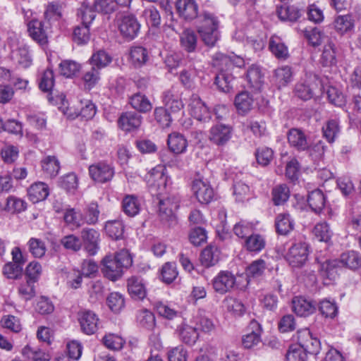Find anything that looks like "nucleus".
Masks as SVG:
<instances>
[{"instance_id":"2eb2a0df","label":"nucleus","mask_w":361,"mask_h":361,"mask_svg":"<svg viewBox=\"0 0 361 361\" xmlns=\"http://www.w3.org/2000/svg\"><path fill=\"white\" fill-rule=\"evenodd\" d=\"M162 101L167 109L172 113L178 112L184 107L181 93L173 87L163 92Z\"/></svg>"},{"instance_id":"aec40b11","label":"nucleus","mask_w":361,"mask_h":361,"mask_svg":"<svg viewBox=\"0 0 361 361\" xmlns=\"http://www.w3.org/2000/svg\"><path fill=\"white\" fill-rule=\"evenodd\" d=\"M255 100L253 95L247 91H242L236 94L234 105L239 114L245 115L254 107Z\"/></svg>"},{"instance_id":"e433bc0d","label":"nucleus","mask_w":361,"mask_h":361,"mask_svg":"<svg viewBox=\"0 0 361 361\" xmlns=\"http://www.w3.org/2000/svg\"><path fill=\"white\" fill-rule=\"evenodd\" d=\"M22 354L32 361H49L51 360V355L48 353L37 347H32L31 345H25L22 350Z\"/></svg>"},{"instance_id":"79ce46f5","label":"nucleus","mask_w":361,"mask_h":361,"mask_svg":"<svg viewBox=\"0 0 361 361\" xmlns=\"http://www.w3.org/2000/svg\"><path fill=\"white\" fill-rule=\"evenodd\" d=\"M266 245L263 236L259 234H250L245 240L244 247L249 252H259Z\"/></svg>"},{"instance_id":"4468645a","label":"nucleus","mask_w":361,"mask_h":361,"mask_svg":"<svg viewBox=\"0 0 361 361\" xmlns=\"http://www.w3.org/2000/svg\"><path fill=\"white\" fill-rule=\"evenodd\" d=\"M189 106L191 115L197 121L207 122L211 119L212 115L208 107L198 95H192Z\"/></svg>"},{"instance_id":"58836bf2","label":"nucleus","mask_w":361,"mask_h":361,"mask_svg":"<svg viewBox=\"0 0 361 361\" xmlns=\"http://www.w3.org/2000/svg\"><path fill=\"white\" fill-rule=\"evenodd\" d=\"M219 259V251L216 247L209 245L204 248L200 256L203 266L209 267L214 266Z\"/></svg>"},{"instance_id":"5701e85b","label":"nucleus","mask_w":361,"mask_h":361,"mask_svg":"<svg viewBox=\"0 0 361 361\" xmlns=\"http://www.w3.org/2000/svg\"><path fill=\"white\" fill-rule=\"evenodd\" d=\"M293 312L300 317H306L314 312L315 305L303 297H295L292 300Z\"/></svg>"},{"instance_id":"9d476101","label":"nucleus","mask_w":361,"mask_h":361,"mask_svg":"<svg viewBox=\"0 0 361 361\" xmlns=\"http://www.w3.org/2000/svg\"><path fill=\"white\" fill-rule=\"evenodd\" d=\"M235 283V275L229 271H221L212 280L213 288L219 294L230 292Z\"/></svg>"},{"instance_id":"c03bdc74","label":"nucleus","mask_w":361,"mask_h":361,"mask_svg":"<svg viewBox=\"0 0 361 361\" xmlns=\"http://www.w3.org/2000/svg\"><path fill=\"white\" fill-rule=\"evenodd\" d=\"M272 200L276 206L283 204L290 197L289 188L286 184L274 186L271 191Z\"/></svg>"},{"instance_id":"13d9d810","label":"nucleus","mask_w":361,"mask_h":361,"mask_svg":"<svg viewBox=\"0 0 361 361\" xmlns=\"http://www.w3.org/2000/svg\"><path fill=\"white\" fill-rule=\"evenodd\" d=\"M267 269V263L262 259L253 261L246 269V274L249 278L261 276Z\"/></svg>"},{"instance_id":"393cba45","label":"nucleus","mask_w":361,"mask_h":361,"mask_svg":"<svg viewBox=\"0 0 361 361\" xmlns=\"http://www.w3.org/2000/svg\"><path fill=\"white\" fill-rule=\"evenodd\" d=\"M339 262L347 269L357 270L361 267V255L355 250L343 252L340 256Z\"/></svg>"},{"instance_id":"4c0bfd02","label":"nucleus","mask_w":361,"mask_h":361,"mask_svg":"<svg viewBox=\"0 0 361 361\" xmlns=\"http://www.w3.org/2000/svg\"><path fill=\"white\" fill-rule=\"evenodd\" d=\"M320 61L324 66L336 65V48L333 42L329 41L324 46Z\"/></svg>"},{"instance_id":"c85d7f7f","label":"nucleus","mask_w":361,"mask_h":361,"mask_svg":"<svg viewBox=\"0 0 361 361\" xmlns=\"http://www.w3.org/2000/svg\"><path fill=\"white\" fill-rule=\"evenodd\" d=\"M177 331L180 340L188 345H194L199 337L197 329L187 324H183L179 326Z\"/></svg>"},{"instance_id":"c9c22d12","label":"nucleus","mask_w":361,"mask_h":361,"mask_svg":"<svg viewBox=\"0 0 361 361\" xmlns=\"http://www.w3.org/2000/svg\"><path fill=\"white\" fill-rule=\"evenodd\" d=\"M347 111L350 121L361 128V96L357 94L353 97Z\"/></svg>"},{"instance_id":"1a4fd4ad","label":"nucleus","mask_w":361,"mask_h":361,"mask_svg":"<svg viewBox=\"0 0 361 361\" xmlns=\"http://www.w3.org/2000/svg\"><path fill=\"white\" fill-rule=\"evenodd\" d=\"M78 320L81 331L87 335H92L99 329V318L92 311L82 310L78 313Z\"/></svg>"},{"instance_id":"774afa93","label":"nucleus","mask_w":361,"mask_h":361,"mask_svg":"<svg viewBox=\"0 0 361 361\" xmlns=\"http://www.w3.org/2000/svg\"><path fill=\"white\" fill-rule=\"evenodd\" d=\"M255 226L252 223L246 221H240L235 224L233 227V233L240 238H247L252 233Z\"/></svg>"},{"instance_id":"69168bd1","label":"nucleus","mask_w":361,"mask_h":361,"mask_svg":"<svg viewBox=\"0 0 361 361\" xmlns=\"http://www.w3.org/2000/svg\"><path fill=\"white\" fill-rule=\"evenodd\" d=\"M66 223L73 228H78L83 224L82 214L74 209H68L63 216Z\"/></svg>"},{"instance_id":"0e129e2a","label":"nucleus","mask_w":361,"mask_h":361,"mask_svg":"<svg viewBox=\"0 0 361 361\" xmlns=\"http://www.w3.org/2000/svg\"><path fill=\"white\" fill-rule=\"evenodd\" d=\"M337 265L336 260H326L320 264L321 274L330 280L335 279L337 275Z\"/></svg>"},{"instance_id":"39448f33","label":"nucleus","mask_w":361,"mask_h":361,"mask_svg":"<svg viewBox=\"0 0 361 361\" xmlns=\"http://www.w3.org/2000/svg\"><path fill=\"white\" fill-rule=\"evenodd\" d=\"M308 255V245L305 242H298L288 249L286 259L291 267H300L307 262Z\"/></svg>"},{"instance_id":"f03ea898","label":"nucleus","mask_w":361,"mask_h":361,"mask_svg":"<svg viewBox=\"0 0 361 361\" xmlns=\"http://www.w3.org/2000/svg\"><path fill=\"white\" fill-rule=\"evenodd\" d=\"M133 264L132 257L127 250H121L115 256L107 255L102 260V272L111 281H116L121 277L124 269H128Z\"/></svg>"},{"instance_id":"6e6552de","label":"nucleus","mask_w":361,"mask_h":361,"mask_svg":"<svg viewBox=\"0 0 361 361\" xmlns=\"http://www.w3.org/2000/svg\"><path fill=\"white\" fill-rule=\"evenodd\" d=\"M298 345L302 348L304 352L310 354L317 355L320 350L319 341L313 337L308 329H303L297 332Z\"/></svg>"},{"instance_id":"7ed1b4c3","label":"nucleus","mask_w":361,"mask_h":361,"mask_svg":"<svg viewBox=\"0 0 361 361\" xmlns=\"http://www.w3.org/2000/svg\"><path fill=\"white\" fill-rule=\"evenodd\" d=\"M201 24L197 31L203 42L209 47H214L219 39V20L212 13L204 11L200 16Z\"/></svg>"},{"instance_id":"f704fd0d","label":"nucleus","mask_w":361,"mask_h":361,"mask_svg":"<svg viewBox=\"0 0 361 361\" xmlns=\"http://www.w3.org/2000/svg\"><path fill=\"white\" fill-rule=\"evenodd\" d=\"M269 47L271 53L279 59H286L288 56V47L278 36H272L269 39Z\"/></svg>"},{"instance_id":"4d7b16f0","label":"nucleus","mask_w":361,"mask_h":361,"mask_svg":"<svg viewBox=\"0 0 361 361\" xmlns=\"http://www.w3.org/2000/svg\"><path fill=\"white\" fill-rule=\"evenodd\" d=\"M27 208L26 202L19 197L11 195L7 198L5 209L11 213H20Z\"/></svg>"},{"instance_id":"473e14b6","label":"nucleus","mask_w":361,"mask_h":361,"mask_svg":"<svg viewBox=\"0 0 361 361\" xmlns=\"http://www.w3.org/2000/svg\"><path fill=\"white\" fill-rule=\"evenodd\" d=\"M294 221L289 214H279L275 221V225L277 233L286 235L294 228Z\"/></svg>"},{"instance_id":"49530a36","label":"nucleus","mask_w":361,"mask_h":361,"mask_svg":"<svg viewBox=\"0 0 361 361\" xmlns=\"http://www.w3.org/2000/svg\"><path fill=\"white\" fill-rule=\"evenodd\" d=\"M277 14L281 20L296 21L300 17V10L293 6H281L277 8Z\"/></svg>"},{"instance_id":"f3484780","label":"nucleus","mask_w":361,"mask_h":361,"mask_svg":"<svg viewBox=\"0 0 361 361\" xmlns=\"http://www.w3.org/2000/svg\"><path fill=\"white\" fill-rule=\"evenodd\" d=\"M248 330L250 332L243 336L242 342L245 348H252L262 342V328L257 321L252 319L249 324Z\"/></svg>"},{"instance_id":"f8f14e48","label":"nucleus","mask_w":361,"mask_h":361,"mask_svg":"<svg viewBox=\"0 0 361 361\" xmlns=\"http://www.w3.org/2000/svg\"><path fill=\"white\" fill-rule=\"evenodd\" d=\"M11 59L14 64L23 68H28L32 62V56L28 47L23 44L12 46Z\"/></svg>"},{"instance_id":"052dcab7","label":"nucleus","mask_w":361,"mask_h":361,"mask_svg":"<svg viewBox=\"0 0 361 361\" xmlns=\"http://www.w3.org/2000/svg\"><path fill=\"white\" fill-rule=\"evenodd\" d=\"M61 75L66 78L75 75L80 70V65L75 61L64 60L59 64Z\"/></svg>"},{"instance_id":"412c9836","label":"nucleus","mask_w":361,"mask_h":361,"mask_svg":"<svg viewBox=\"0 0 361 361\" xmlns=\"http://www.w3.org/2000/svg\"><path fill=\"white\" fill-rule=\"evenodd\" d=\"M141 123L142 116L137 113L132 111L123 113L118 121L119 127L127 132L138 128Z\"/></svg>"},{"instance_id":"f257e3e1","label":"nucleus","mask_w":361,"mask_h":361,"mask_svg":"<svg viewBox=\"0 0 361 361\" xmlns=\"http://www.w3.org/2000/svg\"><path fill=\"white\" fill-rule=\"evenodd\" d=\"M147 181L152 190L157 191L160 220L169 227L174 226L177 224L174 212L179 207L180 197L176 195H164L169 181L164 166H157L152 169L147 176Z\"/></svg>"},{"instance_id":"6ab92c4d","label":"nucleus","mask_w":361,"mask_h":361,"mask_svg":"<svg viewBox=\"0 0 361 361\" xmlns=\"http://www.w3.org/2000/svg\"><path fill=\"white\" fill-rule=\"evenodd\" d=\"M287 138L290 147L299 152L309 149V142L305 133L298 128H291L288 130Z\"/></svg>"},{"instance_id":"864d4df0","label":"nucleus","mask_w":361,"mask_h":361,"mask_svg":"<svg viewBox=\"0 0 361 361\" xmlns=\"http://www.w3.org/2000/svg\"><path fill=\"white\" fill-rule=\"evenodd\" d=\"M314 90V86L310 80L300 82L296 84L295 93L301 99L308 100L312 97Z\"/></svg>"},{"instance_id":"dca6fc26","label":"nucleus","mask_w":361,"mask_h":361,"mask_svg":"<svg viewBox=\"0 0 361 361\" xmlns=\"http://www.w3.org/2000/svg\"><path fill=\"white\" fill-rule=\"evenodd\" d=\"M27 31L30 37L39 44L43 46L48 43V36L44 23L32 19L27 23Z\"/></svg>"},{"instance_id":"ddd939ff","label":"nucleus","mask_w":361,"mask_h":361,"mask_svg":"<svg viewBox=\"0 0 361 361\" xmlns=\"http://www.w3.org/2000/svg\"><path fill=\"white\" fill-rule=\"evenodd\" d=\"M80 235L85 250L90 255H96L99 248V233L93 228H85L81 231Z\"/></svg>"},{"instance_id":"c756f323","label":"nucleus","mask_w":361,"mask_h":361,"mask_svg":"<svg viewBox=\"0 0 361 361\" xmlns=\"http://www.w3.org/2000/svg\"><path fill=\"white\" fill-rule=\"evenodd\" d=\"M129 104L132 108L140 113L149 112L152 109V104L147 97L140 92L133 94L129 98Z\"/></svg>"},{"instance_id":"7c9ffc66","label":"nucleus","mask_w":361,"mask_h":361,"mask_svg":"<svg viewBox=\"0 0 361 361\" xmlns=\"http://www.w3.org/2000/svg\"><path fill=\"white\" fill-rule=\"evenodd\" d=\"M41 167L44 174L49 178L56 177L60 171L59 159L55 156H47L41 161Z\"/></svg>"},{"instance_id":"ea45409f","label":"nucleus","mask_w":361,"mask_h":361,"mask_svg":"<svg viewBox=\"0 0 361 361\" xmlns=\"http://www.w3.org/2000/svg\"><path fill=\"white\" fill-rule=\"evenodd\" d=\"M181 47L188 52L195 51L197 44V37L192 30H184L180 36Z\"/></svg>"},{"instance_id":"bb28decb","label":"nucleus","mask_w":361,"mask_h":361,"mask_svg":"<svg viewBox=\"0 0 361 361\" xmlns=\"http://www.w3.org/2000/svg\"><path fill=\"white\" fill-rule=\"evenodd\" d=\"M332 26L338 34L343 35L353 29L354 20L351 15H338L334 18Z\"/></svg>"},{"instance_id":"4be33fe9","label":"nucleus","mask_w":361,"mask_h":361,"mask_svg":"<svg viewBox=\"0 0 361 361\" xmlns=\"http://www.w3.org/2000/svg\"><path fill=\"white\" fill-rule=\"evenodd\" d=\"M249 87L254 91H259L264 84V74L260 66L252 64L249 67L246 73Z\"/></svg>"},{"instance_id":"a211bd4d","label":"nucleus","mask_w":361,"mask_h":361,"mask_svg":"<svg viewBox=\"0 0 361 361\" xmlns=\"http://www.w3.org/2000/svg\"><path fill=\"white\" fill-rule=\"evenodd\" d=\"M176 7L179 16L190 21L197 17L198 5L195 0H177Z\"/></svg>"},{"instance_id":"37998d69","label":"nucleus","mask_w":361,"mask_h":361,"mask_svg":"<svg viewBox=\"0 0 361 361\" xmlns=\"http://www.w3.org/2000/svg\"><path fill=\"white\" fill-rule=\"evenodd\" d=\"M106 235L113 240L121 239L124 233V225L118 220L109 221L105 224Z\"/></svg>"},{"instance_id":"09e8293b","label":"nucleus","mask_w":361,"mask_h":361,"mask_svg":"<svg viewBox=\"0 0 361 361\" xmlns=\"http://www.w3.org/2000/svg\"><path fill=\"white\" fill-rule=\"evenodd\" d=\"M255 155L257 162L259 165L267 166L270 164L271 161L274 159V152L270 147L262 146L256 149Z\"/></svg>"},{"instance_id":"de8ad7c7","label":"nucleus","mask_w":361,"mask_h":361,"mask_svg":"<svg viewBox=\"0 0 361 361\" xmlns=\"http://www.w3.org/2000/svg\"><path fill=\"white\" fill-rule=\"evenodd\" d=\"M112 61V57L104 50L93 53L90 59V64L99 70L106 67Z\"/></svg>"},{"instance_id":"cd10ccee","label":"nucleus","mask_w":361,"mask_h":361,"mask_svg":"<svg viewBox=\"0 0 361 361\" xmlns=\"http://www.w3.org/2000/svg\"><path fill=\"white\" fill-rule=\"evenodd\" d=\"M167 145L172 152L178 154L186 151L188 141L183 135L174 132L169 135Z\"/></svg>"},{"instance_id":"a878e982","label":"nucleus","mask_w":361,"mask_h":361,"mask_svg":"<svg viewBox=\"0 0 361 361\" xmlns=\"http://www.w3.org/2000/svg\"><path fill=\"white\" fill-rule=\"evenodd\" d=\"M307 203L311 209L315 213H320L326 203V197L320 189H316L309 192Z\"/></svg>"},{"instance_id":"423d86ee","label":"nucleus","mask_w":361,"mask_h":361,"mask_svg":"<svg viewBox=\"0 0 361 361\" xmlns=\"http://www.w3.org/2000/svg\"><path fill=\"white\" fill-rule=\"evenodd\" d=\"M233 129L230 125L217 123L209 130V140L214 145L224 146L231 139Z\"/></svg>"},{"instance_id":"bf43d9fd","label":"nucleus","mask_w":361,"mask_h":361,"mask_svg":"<svg viewBox=\"0 0 361 361\" xmlns=\"http://www.w3.org/2000/svg\"><path fill=\"white\" fill-rule=\"evenodd\" d=\"M90 25L82 23L81 25L77 26L73 33V39L78 44H85L88 42L90 37Z\"/></svg>"},{"instance_id":"0eeeda50","label":"nucleus","mask_w":361,"mask_h":361,"mask_svg":"<svg viewBox=\"0 0 361 361\" xmlns=\"http://www.w3.org/2000/svg\"><path fill=\"white\" fill-rule=\"evenodd\" d=\"M118 30L122 37L127 40H132L137 36L140 25L133 15L123 16L118 20Z\"/></svg>"},{"instance_id":"603ef678","label":"nucleus","mask_w":361,"mask_h":361,"mask_svg":"<svg viewBox=\"0 0 361 361\" xmlns=\"http://www.w3.org/2000/svg\"><path fill=\"white\" fill-rule=\"evenodd\" d=\"M292 71L290 67L283 66L274 71L275 82L279 87L287 85L292 80Z\"/></svg>"},{"instance_id":"5fc2aeb1","label":"nucleus","mask_w":361,"mask_h":361,"mask_svg":"<svg viewBox=\"0 0 361 361\" xmlns=\"http://www.w3.org/2000/svg\"><path fill=\"white\" fill-rule=\"evenodd\" d=\"M233 77L224 71H221L215 78L214 83L219 90L224 92H228L233 87Z\"/></svg>"},{"instance_id":"8fccbe9b","label":"nucleus","mask_w":361,"mask_h":361,"mask_svg":"<svg viewBox=\"0 0 361 361\" xmlns=\"http://www.w3.org/2000/svg\"><path fill=\"white\" fill-rule=\"evenodd\" d=\"M130 59L135 66L140 67L148 60V52L142 47H133L130 51Z\"/></svg>"},{"instance_id":"338daca9","label":"nucleus","mask_w":361,"mask_h":361,"mask_svg":"<svg viewBox=\"0 0 361 361\" xmlns=\"http://www.w3.org/2000/svg\"><path fill=\"white\" fill-rule=\"evenodd\" d=\"M124 343L125 341L122 337L114 334H106L103 338V343L104 345L107 348L113 350H121L123 348Z\"/></svg>"},{"instance_id":"9b49d317","label":"nucleus","mask_w":361,"mask_h":361,"mask_svg":"<svg viewBox=\"0 0 361 361\" xmlns=\"http://www.w3.org/2000/svg\"><path fill=\"white\" fill-rule=\"evenodd\" d=\"M192 190L197 200L201 204H208L214 198V190L209 183L201 178L192 181Z\"/></svg>"},{"instance_id":"20e7f679","label":"nucleus","mask_w":361,"mask_h":361,"mask_svg":"<svg viewBox=\"0 0 361 361\" xmlns=\"http://www.w3.org/2000/svg\"><path fill=\"white\" fill-rule=\"evenodd\" d=\"M88 171L92 180L102 184L111 181L115 174L114 166L104 161L91 164Z\"/></svg>"},{"instance_id":"a18cd8bd","label":"nucleus","mask_w":361,"mask_h":361,"mask_svg":"<svg viewBox=\"0 0 361 361\" xmlns=\"http://www.w3.org/2000/svg\"><path fill=\"white\" fill-rule=\"evenodd\" d=\"M27 248L30 254L35 258L43 257L47 252V246L42 239L31 238L27 243Z\"/></svg>"},{"instance_id":"3c124183","label":"nucleus","mask_w":361,"mask_h":361,"mask_svg":"<svg viewBox=\"0 0 361 361\" xmlns=\"http://www.w3.org/2000/svg\"><path fill=\"white\" fill-rule=\"evenodd\" d=\"M339 131V124L336 119L328 121L322 127L323 136L329 143H333L335 141Z\"/></svg>"},{"instance_id":"680f3d73","label":"nucleus","mask_w":361,"mask_h":361,"mask_svg":"<svg viewBox=\"0 0 361 361\" xmlns=\"http://www.w3.org/2000/svg\"><path fill=\"white\" fill-rule=\"evenodd\" d=\"M94 7L92 8L88 3L84 1L78 9V15L80 16L82 23L90 25L96 16Z\"/></svg>"},{"instance_id":"72a5a7b5","label":"nucleus","mask_w":361,"mask_h":361,"mask_svg":"<svg viewBox=\"0 0 361 361\" xmlns=\"http://www.w3.org/2000/svg\"><path fill=\"white\" fill-rule=\"evenodd\" d=\"M128 290L135 299L142 300L146 296V289L142 280L136 276L128 280Z\"/></svg>"},{"instance_id":"e2e57ef3","label":"nucleus","mask_w":361,"mask_h":361,"mask_svg":"<svg viewBox=\"0 0 361 361\" xmlns=\"http://www.w3.org/2000/svg\"><path fill=\"white\" fill-rule=\"evenodd\" d=\"M154 308L159 316L167 319H173L178 314V312L171 305L163 302H157L154 304Z\"/></svg>"},{"instance_id":"b1692460","label":"nucleus","mask_w":361,"mask_h":361,"mask_svg":"<svg viewBox=\"0 0 361 361\" xmlns=\"http://www.w3.org/2000/svg\"><path fill=\"white\" fill-rule=\"evenodd\" d=\"M49 194V188L44 182H36L27 190L29 199L33 203H37L47 199Z\"/></svg>"},{"instance_id":"2f4dec72","label":"nucleus","mask_w":361,"mask_h":361,"mask_svg":"<svg viewBox=\"0 0 361 361\" xmlns=\"http://www.w3.org/2000/svg\"><path fill=\"white\" fill-rule=\"evenodd\" d=\"M141 204L137 197L133 195L124 197L122 201V209L130 217H133L139 214Z\"/></svg>"},{"instance_id":"a19ab883","label":"nucleus","mask_w":361,"mask_h":361,"mask_svg":"<svg viewBox=\"0 0 361 361\" xmlns=\"http://www.w3.org/2000/svg\"><path fill=\"white\" fill-rule=\"evenodd\" d=\"M178 276L177 266L175 262H166L160 270L161 280L167 284L173 282Z\"/></svg>"},{"instance_id":"6e6d98bb","label":"nucleus","mask_w":361,"mask_h":361,"mask_svg":"<svg viewBox=\"0 0 361 361\" xmlns=\"http://www.w3.org/2000/svg\"><path fill=\"white\" fill-rule=\"evenodd\" d=\"M137 320L142 327L149 330H152L156 325L154 314L147 310H140L137 315Z\"/></svg>"}]
</instances>
